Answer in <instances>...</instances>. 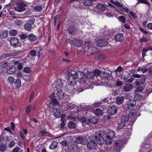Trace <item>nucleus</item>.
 Instances as JSON below:
<instances>
[{"label": "nucleus", "instance_id": "f257e3e1", "mask_svg": "<svg viewBox=\"0 0 152 152\" xmlns=\"http://www.w3.org/2000/svg\"><path fill=\"white\" fill-rule=\"evenodd\" d=\"M103 134L102 132H100L99 134L97 133L95 135L91 136L90 137V141L87 144V147L90 149H93L95 148L97 143L101 145L104 143V140L100 138Z\"/></svg>", "mask_w": 152, "mask_h": 152}, {"label": "nucleus", "instance_id": "f03ea898", "mask_svg": "<svg viewBox=\"0 0 152 152\" xmlns=\"http://www.w3.org/2000/svg\"><path fill=\"white\" fill-rule=\"evenodd\" d=\"M100 132H102L103 134L100 137V138L103 139L104 140V142L107 144H111L113 142V138L115 136V133L114 131L113 130H108L105 133L103 131H100L97 132V134Z\"/></svg>", "mask_w": 152, "mask_h": 152}, {"label": "nucleus", "instance_id": "7ed1b4c3", "mask_svg": "<svg viewBox=\"0 0 152 152\" xmlns=\"http://www.w3.org/2000/svg\"><path fill=\"white\" fill-rule=\"evenodd\" d=\"M75 77L80 80L78 83L81 85L82 87L84 88V90L89 89L90 87L88 86V84L87 83L86 81L85 80V72H74Z\"/></svg>", "mask_w": 152, "mask_h": 152}, {"label": "nucleus", "instance_id": "20e7f679", "mask_svg": "<svg viewBox=\"0 0 152 152\" xmlns=\"http://www.w3.org/2000/svg\"><path fill=\"white\" fill-rule=\"evenodd\" d=\"M129 137V134H124L121 138V140H118L115 141V151L116 152H120L123 145L126 142L127 140Z\"/></svg>", "mask_w": 152, "mask_h": 152}, {"label": "nucleus", "instance_id": "39448f33", "mask_svg": "<svg viewBox=\"0 0 152 152\" xmlns=\"http://www.w3.org/2000/svg\"><path fill=\"white\" fill-rule=\"evenodd\" d=\"M69 76L67 81L68 84L66 86V88H67V89L70 90V88H72V86H74L77 82V79L75 78L74 72H69L68 74Z\"/></svg>", "mask_w": 152, "mask_h": 152}, {"label": "nucleus", "instance_id": "423d86ee", "mask_svg": "<svg viewBox=\"0 0 152 152\" xmlns=\"http://www.w3.org/2000/svg\"><path fill=\"white\" fill-rule=\"evenodd\" d=\"M137 117V112L134 110H131L129 113V116L128 115L123 116L121 118V121L123 122H126L130 118V121L134 123Z\"/></svg>", "mask_w": 152, "mask_h": 152}, {"label": "nucleus", "instance_id": "0eeeda50", "mask_svg": "<svg viewBox=\"0 0 152 152\" xmlns=\"http://www.w3.org/2000/svg\"><path fill=\"white\" fill-rule=\"evenodd\" d=\"M93 44L91 43L90 42H86L85 44V47L84 50L86 52H89L91 54H94V53L98 51L99 50L95 47L93 46Z\"/></svg>", "mask_w": 152, "mask_h": 152}, {"label": "nucleus", "instance_id": "6e6552de", "mask_svg": "<svg viewBox=\"0 0 152 152\" xmlns=\"http://www.w3.org/2000/svg\"><path fill=\"white\" fill-rule=\"evenodd\" d=\"M141 80H142L141 82L140 80H137L134 83V84L137 86H139L137 87L135 91V93L138 92H140L142 91L145 88V85L144 83L145 82L146 79L144 78L142 79Z\"/></svg>", "mask_w": 152, "mask_h": 152}, {"label": "nucleus", "instance_id": "1a4fd4ad", "mask_svg": "<svg viewBox=\"0 0 152 152\" xmlns=\"http://www.w3.org/2000/svg\"><path fill=\"white\" fill-rule=\"evenodd\" d=\"M65 83V81H62L61 80L59 79L55 82L53 85L55 86L58 91V90H64L65 89L66 90H68L67 88H63V85Z\"/></svg>", "mask_w": 152, "mask_h": 152}, {"label": "nucleus", "instance_id": "9d476101", "mask_svg": "<svg viewBox=\"0 0 152 152\" xmlns=\"http://www.w3.org/2000/svg\"><path fill=\"white\" fill-rule=\"evenodd\" d=\"M99 72V70H96L92 72L85 71V78L88 79H92L94 78L95 75H98Z\"/></svg>", "mask_w": 152, "mask_h": 152}, {"label": "nucleus", "instance_id": "9b49d317", "mask_svg": "<svg viewBox=\"0 0 152 152\" xmlns=\"http://www.w3.org/2000/svg\"><path fill=\"white\" fill-rule=\"evenodd\" d=\"M51 101L49 102L48 104V107L50 108L53 107L54 106H57L59 105L58 102L56 100L53 94H51L50 96Z\"/></svg>", "mask_w": 152, "mask_h": 152}, {"label": "nucleus", "instance_id": "f8f14e48", "mask_svg": "<svg viewBox=\"0 0 152 152\" xmlns=\"http://www.w3.org/2000/svg\"><path fill=\"white\" fill-rule=\"evenodd\" d=\"M26 4L22 2H19L17 3V7L15 8V10L19 12H22L25 10V7Z\"/></svg>", "mask_w": 152, "mask_h": 152}, {"label": "nucleus", "instance_id": "ddd939ff", "mask_svg": "<svg viewBox=\"0 0 152 152\" xmlns=\"http://www.w3.org/2000/svg\"><path fill=\"white\" fill-rule=\"evenodd\" d=\"M98 75L101 78L104 80H108L111 77V75L110 73L104 71H101L99 70Z\"/></svg>", "mask_w": 152, "mask_h": 152}, {"label": "nucleus", "instance_id": "4468645a", "mask_svg": "<svg viewBox=\"0 0 152 152\" xmlns=\"http://www.w3.org/2000/svg\"><path fill=\"white\" fill-rule=\"evenodd\" d=\"M58 99L59 100L62 99H63L68 98V96H67L64 93V90H58L56 93Z\"/></svg>", "mask_w": 152, "mask_h": 152}, {"label": "nucleus", "instance_id": "2eb2a0df", "mask_svg": "<svg viewBox=\"0 0 152 152\" xmlns=\"http://www.w3.org/2000/svg\"><path fill=\"white\" fill-rule=\"evenodd\" d=\"M117 111V108L115 106L113 105L108 108L107 112L109 115H114L116 113Z\"/></svg>", "mask_w": 152, "mask_h": 152}, {"label": "nucleus", "instance_id": "dca6fc26", "mask_svg": "<svg viewBox=\"0 0 152 152\" xmlns=\"http://www.w3.org/2000/svg\"><path fill=\"white\" fill-rule=\"evenodd\" d=\"M75 143L76 144L81 143L84 144L87 142V140L85 138H83L81 137H77L75 140Z\"/></svg>", "mask_w": 152, "mask_h": 152}, {"label": "nucleus", "instance_id": "f3484780", "mask_svg": "<svg viewBox=\"0 0 152 152\" xmlns=\"http://www.w3.org/2000/svg\"><path fill=\"white\" fill-rule=\"evenodd\" d=\"M10 45L13 47H15L19 44V41L17 38L15 37L11 38L10 40Z\"/></svg>", "mask_w": 152, "mask_h": 152}, {"label": "nucleus", "instance_id": "a211bd4d", "mask_svg": "<svg viewBox=\"0 0 152 152\" xmlns=\"http://www.w3.org/2000/svg\"><path fill=\"white\" fill-rule=\"evenodd\" d=\"M96 45L99 47L105 46L107 45V42L105 39H99L96 42Z\"/></svg>", "mask_w": 152, "mask_h": 152}, {"label": "nucleus", "instance_id": "6ab92c4d", "mask_svg": "<svg viewBox=\"0 0 152 152\" xmlns=\"http://www.w3.org/2000/svg\"><path fill=\"white\" fill-rule=\"evenodd\" d=\"M52 113L54 116L56 118L59 117L61 115L60 110L57 108L53 109Z\"/></svg>", "mask_w": 152, "mask_h": 152}, {"label": "nucleus", "instance_id": "aec40b11", "mask_svg": "<svg viewBox=\"0 0 152 152\" xmlns=\"http://www.w3.org/2000/svg\"><path fill=\"white\" fill-rule=\"evenodd\" d=\"M133 86L130 84H126L124 85L123 88V91L124 92L130 91L132 88Z\"/></svg>", "mask_w": 152, "mask_h": 152}, {"label": "nucleus", "instance_id": "412c9836", "mask_svg": "<svg viewBox=\"0 0 152 152\" xmlns=\"http://www.w3.org/2000/svg\"><path fill=\"white\" fill-rule=\"evenodd\" d=\"M16 69L14 66H9L7 68V72L10 74H12L15 73L16 71Z\"/></svg>", "mask_w": 152, "mask_h": 152}, {"label": "nucleus", "instance_id": "4be33fe9", "mask_svg": "<svg viewBox=\"0 0 152 152\" xmlns=\"http://www.w3.org/2000/svg\"><path fill=\"white\" fill-rule=\"evenodd\" d=\"M124 37L122 34L119 33L116 34L114 37L115 40L118 42H121L124 39Z\"/></svg>", "mask_w": 152, "mask_h": 152}, {"label": "nucleus", "instance_id": "5701e85b", "mask_svg": "<svg viewBox=\"0 0 152 152\" xmlns=\"http://www.w3.org/2000/svg\"><path fill=\"white\" fill-rule=\"evenodd\" d=\"M72 42L74 45L77 47H80L83 44L82 41L78 39H74Z\"/></svg>", "mask_w": 152, "mask_h": 152}, {"label": "nucleus", "instance_id": "b1692460", "mask_svg": "<svg viewBox=\"0 0 152 152\" xmlns=\"http://www.w3.org/2000/svg\"><path fill=\"white\" fill-rule=\"evenodd\" d=\"M88 121L91 123L95 124L98 122V119L95 116L91 117L88 119Z\"/></svg>", "mask_w": 152, "mask_h": 152}, {"label": "nucleus", "instance_id": "393cba45", "mask_svg": "<svg viewBox=\"0 0 152 152\" xmlns=\"http://www.w3.org/2000/svg\"><path fill=\"white\" fill-rule=\"evenodd\" d=\"M96 8L101 12H104L106 9V6L104 5L101 4H97L96 6Z\"/></svg>", "mask_w": 152, "mask_h": 152}, {"label": "nucleus", "instance_id": "a878e982", "mask_svg": "<svg viewBox=\"0 0 152 152\" xmlns=\"http://www.w3.org/2000/svg\"><path fill=\"white\" fill-rule=\"evenodd\" d=\"M124 98L123 96H118L116 97L115 101L116 103L119 105L121 104L124 101Z\"/></svg>", "mask_w": 152, "mask_h": 152}, {"label": "nucleus", "instance_id": "bb28decb", "mask_svg": "<svg viewBox=\"0 0 152 152\" xmlns=\"http://www.w3.org/2000/svg\"><path fill=\"white\" fill-rule=\"evenodd\" d=\"M136 102L134 100L131 99L128 101L127 103V108H130L131 107H134Z\"/></svg>", "mask_w": 152, "mask_h": 152}, {"label": "nucleus", "instance_id": "cd10ccee", "mask_svg": "<svg viewBox=\"0 0 152 152\" xmlns=\"http://www.w3.org/2000/svg\"><path fill=\"white\" fill-rule=\"evenodd\" d=\"M8 36V32L6 31L1 30L0 31V37L2 38H5Z\"/></svg>", "mask_w": 152, "mask_h": 152}, {"label": "nucleus", "instance_id": "c85d7f7f", "mask_svg": "<svg viewBox=\"0 0 152 152\" xmlns=\"http://www.w3.org/2000/svg\"><path fill=\"white\" fill-rule=\"evenodd\" d=\"M93 112L97 116L102 115L103 113L102 110L98 108H96L94 110H93Z\"/></svg>", "mask_w": 152, "mask_h": 152}, {"label": "nucleus", "instance_id": "c756f323", "mask_svg": "<svg viewBox=\"0 0 152 152\" xmlns=\"http://www.w3.org/2000/svg\"><path fill=\"white\" fill-rule=\"evenodd\" d=\"M67 126L70 129H73L75 128L76 124L72 121H70L67 124Z\"/></svg>", "mask_w": 152, "mask_h": 152}, {"label": "nucleus", "instance_id": "7c9ffc66", "mask_svg": "<svg viewBox=\"0 0 152 152\" xmlns=\"http://www.w3.org/2000/svg\"><path fill=\"white\" fill-rule=\"evenodd\" d=\"M9 64L8 61H5L0 63V67L1 68H6Z\"/></svg>", "mask_w": 152, "mask_h": 152}, {"label": "nucleus", "instance_id": "2f4dec72", "mask_svg": "<svg viewBox=\"0 0 152 152\" xmlns=\"http://www.w3.org/2000/svg\"><path fill=\"white\" fill-rule=\"evenodd\" d=\"M83 2L84 5L89 6L93 4V0H84Z\"/></svg>", "mask_w": 152, "mask_h": 152}, {"label": "nucleus", "instance_id": "473e14b6", "mask_svg": "<svg viewBox=\"0 0 152 152\" xmlns=\"http://www.w3.org/2000/svg\"><path fill=\"white\" fill-rule=\"evenodd\" d=\"M64 106H65L67 108H73L75 107V105L73 103L70 102H66L63 104Z\"/></svg>", "mask_w": 152, "mask_h": 152}, {"label": "nucleus", "instance_id": "72a5a7b5", "mask_svg": "<svg viewBox=\"0 0 152 152\" xmlns=\"http://www.w3.org/2000/svg\"><path fill=\"white\" fill-rule=\"evenodd\" d=\"M32 25L29 23H26L24 25V27L25 29L27 31H30L32 28Z\"/></svg>", "mask_w": 152, "mask_h": 152}, {"label": "nucleus", "instance_id": "f704fd0d", "mask_svg": "<svg viewBox=\"0 0 152 152\" xmlns=\"http://www.w3.org/2000/svg\"><path fill=\"white\" fill-rule=\"evenodd\" d=\"M58 143L56 141H53L50 146L49 148L51 149H54L57 146Z\"/></svg>", "mask_w": 152, "mask_h": 152}, {"label": "nucleus", "instance_id": "c9c22d12", "mask_svg": "<svg viewBox=\"0 0 152 152\" xmlns=\"http://www.w3.org/2000/svg\"><path fill=\"white\" fill-rule=\"evenodd\" d=\"M77 118L74 116L73 113H71V114H69V116L67 117V119L68 120H74L76 121Z\"/></svg>", "mask_w": 152, "mask_h": 152}, {"label": "nucleus", "instance_id": "e433bc0d", "mask_svg": "<svg viewBox=\"0 0 152 152\" xmlns=\"http://www.w3.org/2000/svg\"><path fill=\"white\" fill-rule=\"evenodd\" d=\"M15 79L12 76H9L8 77L7 79V81L10 84H12L14 82Z\"/></svg>", "mask_w": 152, "mask_h": 152}, {"label": "nucleus", "instance_id": "4c0bfd02", "mask_svg": "<svg viewBox=\"0 0 152 152\" xmlns=\"http://www.w3.org/2000/svg\"><path fill=\"white\" fill-rule=\"evenodd\" d=\"M29 40L31 42H34L36 39V37L32 34H29L28 36Z\"/></svg>", "mask_w": 152, "mask_h": 152}, {"label": "nucleus", "instance_id": "58836bf2", "mask_svg": "<svg viewBox=\"0 0 152 152\" xmlns=\"http://www.w3.org/2000/svg\"><path fill=\"white\" fill-rule=\"evenodd\" d=\"M33 10L34 11L40 12L42 10V7L40 5H37L34 7Z\"/></svg>", "mask_w": 152, "mask_h": 152}, {"label": "nucleus", "instance_id": "ea45409f", "mask_svg": "<svg viewBox=\"0 0 152 152\" xmlns=\"http://www.w3.org/2000/svg\"><path fill=\"white\" fill-rule=\"evenodd\" d=\"M61 120L62 123H61V125L62 127H64L65 125V122L66 121V116L65 115H63L61 117Z\"/></svg>", "mask_w": 152, "mask_h": 152}, {"label": "nucleus", "instance_id": "a19ab883", "mask_svg": "<svg viewBox=\"0 0 152 152\" xmlns=\"http://www.w3.org/2000/svg\"><path fill=\"white\" fill-rule=\"evenodd\" d=\"M136 71L137 72L144 73L148 71V69L144 67H139L138 69L136 70Z\"/></svg>", "mask_w": 152, "mask_h": 152}, {"label": "nucleus", "instance_id": "79ce46f5", "mask_svg": "<svg viewBox=\"0 0 152 152\" xmlns=\"http://www.w3.org/2000/svg\"><path fill=\"white\" fill-rule=\"evenodd\" d=\"M76 119H77V120L79 121L82 122L86 123V124L88 123L87 121H86L85 118L84 117L81 116L80 117L79 116Z\"/></svg>", "mask_w": 152, "mask_h": 152}, {"label": "nucleus", "instance_id": "37998d69", "mask_svg": "<svg viewBox=\"0 0 152 152\" xmlns=\"http://www.w3.org/2000/svg\"><path fill=\"white\" fill-rule=\"evenodd\" d=\"M12 56L11 53H6L0 57V60H2L7 57Z\"/></svg>", "mask_w": 152, "mask_h": 152}, {"label": "nucleus", "instance_id": "c03bdc74", "mask_svg": "<svg viewBox=\"0 0 152 152\" xmlns=\"http://www.w3.org/2000/svg\"><path fill=\"white\" fill-rule=\"evenodd\" d=\"M24 79L26 82H28L32 80L33 77L32 75H27L24 77Z\"/></svg>", "mask_w": 152, "mask_h": 152}, {"label": "nucleus", "instance_id": "a18cd8bd", "mask_svg": "<svg viewBox=\"0 0 152 152\" xmlns=\"http://www.w3.org/2000/svg\"><path fill=\"white\" fill-rule=\"evenodd\" d=\"M14 84L17 88H20L21 86V82L20 80L19 79L16 80Z\"/></svg>", "mask_w": 152, "mask_h": 152}, {"label": "nucleus", "instance_id": "49530a36", "mask_svg": "<svg viewBox=\"0 0 152 152\" xmlns=\"http://www.w3.org/2000/svg\"><path fill=\"white\" fill-rule=\"evenodd\" d=\"M110 2L113 4H114L117 7H123V5L121 4L118 1H114L113 0H111Z\"/></svg>", "mask_w": 152, "mask_h": 152}, {"label": "nucleus", "instance_id": "de8ad7c7", "mask_svg": "<svg viewBox=\"0 0 152 152\" xmlns=\"http://www.w3.org/2000/svg\"><path fill=\"white\" fill-rule=\"evenodd\" d=\"M17 33V31L14 29L11 30L9 32V34L10 35L12 36H15L16 35Z\"/></svg>", "mask_w": 152, "mask_h": 152}, {"label": "nucleus", "instance_id": "09e8293b", "mask_svg": "<svg viewBox=\"0 0 152 152\" xmlns=\"http://www.w3.org/2000/svg\"><path fill=\"white\" fill-rule=\"evenodd\" d=\"M142 98V96L139 94H136L134 96V100H140Z\"/></svg>", "mask_w": 152, "mask_h": 152}, {"label": "nucleus", "instance_id": "8fccbe9b", "mask_svg": "<svg viewBox=\"0 0 152 152\" xmlns=\"http://www.w3.org/2000/svg\"><path fill=\"white\" fill-rule=\"evenodd\" d=\"M23 71V72L25 73H29L31 72V70L30 67H26L24 68Z\"/></svg>", "mask_w": 152, "mask_h": 152}, {"label": "nucleus", "instance_id": "3c124183", "mask_svg": "<svg viewBox=\"0 0 152 152\" xmlns=\"http://www.w3.org/2000/svg\"><path fill=\"white\" fill-rule=\"evenodd\" d=\"M7 145L4 144H2L0 145V151L2 152L4 151L7 148Z\"/></svg>", "mask_w": 152, "mask_h": 152}, {"label": "nucleus", "instance_id": "603ef678", "mask_svg": "<svg viewBox=\"0 0 152 152\" xmlns=\"http://www.w3.org/2000/svg\"><path fill=\"white\" fill-rule=\"evenodd\" d=\"M20 51H15V52L11 53V55L12 56H18L20 55L21 53Z\"/></svg>", "mask_w": 152, "mask_h": 152}, {"label": "nucleus", "instance_id": "864d4df0", "mask_svg": "<svg viewBox=\"0 0 152 152\" xmlns=\"http://www.w3.org/2000/svg\"><path fill=\"white\" fill-rule=\"evenodd\" d=\"M23 61H22V62L21 61L19 62L18 64V69L19 70H21L23 68Z\"/></svg>", "mask_w": 152, "mask_h": 152}, {"label": "nucleus", "instance_id": "5fc2aeb1", "mask_svg": "<svg viewBox=\"0 0 152 152\" xmlns=\"http://www.w3.org/2000/svg\"><path fill=\"white\" fill-rule=\"evenodd\" d=\"M140 40L141 43L145 42H148L149 40V39L144 37H143L140 39Z\"/></svg>", "mask_w": 152, "mask_h": 152}, {"label": "nucleus", "instance_id": "6e6d98bb", "mask_svg": "<svg viewBox=\"0 0 152 152\" xmlns=\"http://www.w3.org/2000/svg\"><path fill=\"white\" fill-rule=\"evenodd\" d=\"M47 133L46 130H44L40 131L38 134V136L39 137L42 136L44 134Z\"/></svg>", "mask_w": 152, "mask_h": 152}, {"label": "nucleus", "instance_id": "4d7b16f0", "mask_svg": "<svg viewBox=\"0 0 152 152\" xmlns=\"http://www.w3.org/2000/svg\"><path fill=\"white\" fill-rule=\"evenodd\" d=\"M119 20L122 23H125V19L124 17L123 16H120L118 18Z\"/></svg>", "mask_w": 152, "mask_h": 152}, {"label": "nucleus", "instance_id": "13d9d810", "mask_svg": "<svg viewBox=\"0 0 152 152\" xmlns=\"http://www.w3.org/2000/svg\"><path fill=\"white\" fill-rule=\"evenodd\" d=\"M125 125L124 123L123 122H120L118 124V128L120 129L123 128Z\"/></svg>", "mask_w": 152, "mask_h": 152}, {"label": "nucleus", "instance_id": "bf43d9fd", "mask_svg": "<svg viewBox=\"0 0 152 152\" xmlns=\"http://www.w3.org/2000/svg\"><path fill=\"white\" fill-rule=\"evenodd\" d=\"M31 108L32 107L31 105H29L26 108L25 111L26 114H28L31 111Z\"/></svg>", "mask_w": 152, "mask_h": 152}, {"label": "nucleus", "instance_id": "052dcab7", "mask_svg": "<svg viewBox=\"0 0 152 152\" xmlns=\"http://www.w3.org/2000/svg\"><path fill=\"white\" fill-rule=\"evenodd\" d=\"M19 37L22 39H24L27 37V36L24 34H19Z\"/></svg>", "mask_w": 152, "mask_h": 152}, {"label": "nucleus", "instance_id": "680f3d73", "mask_svg": "<svg viewBox=\"0 0 152 152\" xmlns=\"http://www.w3.org/2000/svg\"><path fill=\"white\" fill-rule=\"evenodd\" d=\"M22 23L21 20L20 19H17L15 21V24L17 26L20 25Z\"/></svg>", "mask_w": 152, "mask_h": 152}, {"label": "nucleus", "instance_id": "e2e57ef3", "mask_svg": "<svg viewBox=\"0 0 152 152\" xmlns=\"http://www.w3.org/2000/svg\"><path fill=\"white\" fill-rule=\"evenodd\" d=\"M75 30V29L74 27L69 28L68 32L70 34H74Z\"/></svg>", "mask_w": 152, "mask_h": 152}, {"label": "nucleus", "instance_id": "0e129e2a", "mask_svg": "<svg viewBox=\"0 0 152 152\" xmlns=\"http://www.w3.org/2000/svg\"><path fill=\"white\" fill-rule=\"evenodd\" d=\"M15 142L13 141H11L9 144V147L10 148H12L15 145Z\"/></svg>", "mask_w": 152, "mask_h": 152}, {"label": "nucleus", "instance_id": "69168bd1", "mask_svg": "<svg viewBox=\"0 0 152 152\" xmlns=\"http://www.w3.org/2000/svg\"><path fill=\"white\" fill-rule=\"evenodd\" d=\"M36 51L35 50H32L30 51L29 54L32 56H35L36 54Z\"/></svg>", "mask_w": 152, "mask_h": 152}, {"label": "nucleus", "instance_id": "338daca9", "mask_svg": "<svg viewBox=\"0 0 152 152\" xmlns=\"http://www.w3.org/2000/svg\"><path fill=\"white\" fill-rule=\"evenodd\" d=\"M121 78L122 80H124L126 82V81L128 80V77L127 75H122Z\"/></svg>", "mask_w": 152, "mask_h": 152}, {"label": "nucleus", "instance_id": "774afa93", "mask_svg": "<svg viewBox=\"0 0 152 152\" xmlns=\"http://www.w3.org/2000/svg\"><path fill=\"white\" fill-rule=\"evenodd\" d=\"M12 139L11 136H5L3 139L6 141H9Z\"/></svg>", "mask_w": 152, "mask_h": 152}]
</instances>
